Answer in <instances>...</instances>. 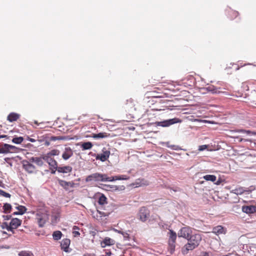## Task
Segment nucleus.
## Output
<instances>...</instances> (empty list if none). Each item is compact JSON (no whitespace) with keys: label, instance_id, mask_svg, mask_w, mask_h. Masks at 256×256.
<instances>
[{"label":"nucleus","instance_id":"1","mask_svg":"<svg viewBox=\"0 0 256 256\" xmlns=\"http://www.w3.org/2000/svg\"><path fill=\"white\" fill-rule=\"evenodd\" d=\"M202 238L200 234H192L188 239V242L182 248V252L184 254H187L190 250H192L197 248Z\"/></svg>","mask_w":256,"mask_h":256},{"label":"nucleus","instance_id":"2","mask_svg":"<svg viewBox=\"0 0 256 256\" xmlns=\"http://www.w3.org/2000/svg\"><path fill=\"white\" fill-rule=\"evenodd\" d=\"M168 251L170 254H173L175 251L177 235L176 232L170 230L168 232Z\"/></svg>","mask_w":256,"mask_h":256},{"label":"nucleus","instance_id":"3","mask_svg":"<svg viewBox=\"0 0 256 256\" xmlns=\"http://www.w3.org/2000/svg\"><path fill=\"white\" fill-rule=\"evenodd\" d=\"M109 177L106 174L96 172L90 174L86 178V182H108Z\"/></svg>","mask_w":256,"mask_h":256},{"label":"nucleus","instance_id":"4","mask_svg":"<svg viewBox=\"0 0 256 256\" xmlns=\"http://www.w3.org/2000/svg\"><path fill=\"white\" fill-rule=\"evenodd\" d=\"M138 218L142 222H146L150 216V210L145 206L140 208L138 213Z\"/></svg>","mask_w":256,"mask_h":256},{"label":"nucleus","instance_id":"5","mask_svg":"<svg viewBox=\"0 0 256 256\" xmlns=\"http://www.w3.org/2000/svg\"><path fill=\"white\" fill-rule=\"evenodd\" d=\"M36 219L37 220L39 226L42 227L48 219V214L45 212L42 213L38 212L36 214Z\"/></svg>","mask_w":256,"mask_h":256},{"label":"nucleus","instance_id":"6","mask_svg":"<svg viewBox=\"0 0 256 256\" xmlns=\"http://www.w3.org/2000/svg\"><path fill=\"white\" fill-rule=\"evenodd\" d=\"M192 234V228L189 226L183 227L178 232V237H182L186 240H188Z\"/></svg>","mask_w":256,"mask_h":256},{"label":"nucleus","instance_id":"7","mask_svg":"<svg viewBox=\"0 0 256 256\" xmlns=\"http://www.w3.org/2000/svg\"><path fill=\"white\" fill-rule=\"evenodd\" d=\"M181 122V120H180L178 118H174L172 119H169L168 120H166L162 122H156V124L158 126H160L162 127H167L169 126L170 125H172L174 124H176L178 122Z\"/></svg>","mask_w":256,"mask_h":256},{"label":"nucleus","instance_id":"8","mask_svg":"<svg viewBox=\"0 0 256 256\" xmlns=\"http://www.w3.org/2000/svg\"><path fill=\"white\" fill-rule=\"evenodd\" d=\"M110 152L108 149L104 148L102 150V153L98 154L96 156V160H100L102 162H105L108 158Z\"/></svg>","mask_w":256,"mask_h":256},{"label":"nucleus","instance_id":"9","mask_svg":"<svg viewBox=\"0 0 256 256\" xmlns=\"http://www.w3.org/2000/svg\"><path fill=\"white\" fill-rule=\"evenodd\" d=\"M208 91L211 92L212 94L224 93L226 95H230V92L225 91L226 88H216L214 86H210L206 88Z\"/></svg>","mask_w":256,"mask_h":256},{"label":"nucleus","instance_id":"10","mask_svg":"<svg viewBox=\"0 0 256 256\" xmlns=\"http://www.w3.org/2000/svg\"><path fill=\"white\" fill-rule=\"evenodd\" d=\"M22 220L18 218H12L10 224V232L14 234V230L17 228L19 226L21 225Z\"/></svg>","mask_w":256,"mask_h":256},{"label":"nucleus","instance_id":"11","mask_svg":"<svg viewBox=\"0 0 256 256\" xmlns=\"http://www.w3.org/2000/svg\"><path fill=\"white\" fill-rule=\"evenodd\" d=\"M212 232L217 236L222 234H224L226 232V229L222 226L218 225L212 228Z\"/></svg>","mask_w":256,"mask_h":256},{"label":"nucleus","instance_id":"12","mask_svg":"<svg viewBox=\"0 0 256 256\" xmlns=\"http://www.w3.org/2000/svg\"><path fill=\"white\" fill-rule=\"evenodd\" d=\"M73 150L70 147L65 148L62 154V158L64 160H68L73 156Z\"/></svg>","mask_w":256,"mask_h":256},{"label":"nucleus","instance_id":"13","mask_svg":"<svg viewBox=\"0 0 256 256\" xmlns=\"http://www.w3.org/2000/svg\"><path fill=\"white\" fill-rule=\"evenodd\" d=\"M58 184L66 190H68L69 188L74 187V184L72 182H66L62 180H58Z\"/></svg>","mask_w":256,"mask_h":256},{"label":"nucleus","instance_id":"14","mask_svg":"<svg viewBox=\"0 0 256 256\" xmlns=\"http://www.w3.org/2000/svg\"><path fill=\"white\" fill-rule=\"evenodd\" d=\"M43 159L48 164L50 168L52 167L54 168H57L58 163L54 158L48 156H45L43 157Z\"/></svg>","mask_w":256,"mask_h":256},{"label":"nucleus","instance_id":"15","mask_svg":"<svg viewBox=\"0 0 256 256\" xmlns=\"http://www.w3.org/2000/svg\"><path fill=\"white\" fill-rule=\"evenodd\" d=\"M115 240L108 238H105L101 242L100 244L102 248H105L106 246H111L115 244Z\"/></svg>","mask_w":256,"mask_h":256},{"label":"nucleus","instance_id":"16","mask_svg":"<svg viewBox=\"0 0 256 256\" xmlns=\"http://www.w3.org/2000/svg\"><path fill=\"white\" fill-rule=\"evenodd\" d=\"M242 211L247 214H252L256 212V206H244L242 207Z\"/></svg>","mask_w":256,"mask_h":256},{"label":"nucleus","instance_id":"17","mask_svg":"<svg viewBox=\"0 0 256 256\" xmlns=\"http://www.w3.org/2000/svg\"><path fill=\"white\" fill-rule=\"evenodd\" d=\"M70 243V240L68 238H64L61 242V248L66 252H68V248Z\"/></svg>","mask_w":256,"mask_h":256},{"label":"nucleus","instance_id":"18","mask_svg":"<svg viewBox=\"0 0 256 256\" xmlns=\"http://www.w3.org/2000/svg\"><path fill=\"white\" fill-rule=\"evenodd\" d=\"M252 190H250L248 188H247L246 190H245L243 187H238L236 188L234 190H232L231 191V192L236 194V195H240L242 194L245 192H250Z\"/></svg>","mask_w":256,"mask_h":256},{"label":"nucleus","instance_id":"19","mask_svg":"<svg viewBox=\"0 0 256 256\" xmlns=\"http://www.w3.org/2000/svg\"><path fill=\"white\" fill-rule=\"evenodd\" d=\"M110 136V134L107 132H100L92 134L91 137L94 139L104 138Z\"/></svg>","mask_w":256,"mask_h":256},{"label":"nucleus","instance_id":"20","mask_svg":"<svg viewBox=\"0 0 256 256\" xmlns=\"http://www.w3.org/2000/svg\"><path fill=\"white\" fill-rule=\"evenodd\" d=\"M134 184L136 186H146L149 184V182L144 178H138L136 180Z\"/></svg>","mask_w":256,"mask_h":256},{"label":"nucleus","instance_id":"21","mask_svg":"<svg viewBox=\"0 0 256 256\" xmlns=\"http://www.w3.org/2000/svg\"><path fill=\"white\" fill-rule=\"evenodd\" d=\"M20 118V115L16 113L12 112L10 114L8 117L7 120L10 122L16 121Z\"/></svg>","mask_w":256,"mask_h":256},{"label":"nucleus","instance_id":"22","mask_svg":"<svg viewBox=\"0 0 256 256\" xmlns=\"http://www.w3.org/2000/svg\"><path fill=\"white\" fill-rule=\"evenodd\" d=\"M23 166L24 170L29 173H32L36 170V167L30 163L24 164Z\"/></svg>","mask_w":256,"mask_h":256},{"label":"nucleus","instance_id":"23","mask_svg":"<svg viewBox=\"0 0 256 256\" xmlns=\"http://www.w3.org/2000/svg\"><path fill=\"white\" fill-rule=\"evenodd\" d=\"M72 171V168L70 166H60L58 168V172L61 173H68Z\"/></svg>","mask_w":256,"mask_h":256},{"label":"nucleus","instance_id":"24","mask_svg":"<svg viewBox=\"0 0 256 256\" xmlns=\"http://www.w3.org/2000/svg\"><path fill=\"white\" fill-rule=\"evenodd\" d=\"M43 158H38V157H32L30 159V160L32 162H34L36 164H37L39 166H41L43 165Z\"/></svg>","mask_w":256,"mask_h":256},{"label":"nucleus","instance_id":"25","mask_svg":"<svg viewBox=\"0 0 256 256\" xmlns=\"http://www.w3.org/2000/svg\"><path fill=\"white\" fill-rule=\"evenodd\" d=\"M128 177L125 175L117 176H114L109 177L108 182H112L115 180H127Z\"/></svg>","mask_w":256,"mask_h":256},{"label":"nucleus","instance_id":"26","mask_svg":"<svg viewBox=\"0 0 256 256\" xmlns=\"http://www.w3.org/2000/svg\"><path fill=\"white\" fill-rule=\"evenodd\" d=\"M227 14L230 20H232L238 16V12L237 11L230 9L227 10Z\"/></svg>","mask_w":256,"mask_h":256},{"label":"nucleus","instance_id":"27","mask_svg":"<svg viewBox=\"0 0 256 256\" xmlns=\"http://www.w3.org/2000/svg\"><path fill=\"white\" fill-rule=\"evenodd\" d=\"M233 138H234V142H252L254 140L253 139H245L242 138L240 136H234Z\"/></svg>","mask_w":256,"mask_h":256},{"label":"nucleus","instance_id":"28","mask_svg":"<svg viewBox=\"0 0 256 256\" xmlns=\"http://www.w3.org/2000/svg\"><path fill=\"white\" fill-rule=\"evenodd\" d=\"M238 132H240L243 134H246V136H256V132H252L249 130H245L244 129H240L236 130Z\"/></svg>","mask_w":256,"mask_h":256},{"label":"nucleus","instance_id":"29","mask_svg":"<svg viewBox=\"0 0 256 256\" xmlns=\"http://www.w3.org/2000/svg\"><path fill=\"white\" fill-rule=\"evenodd\" d=\"M92 144L90 142H84L81 145V148L82 150H90L92 147Z\"/></svg>","mask_w":256,"mask_h":256},{"label":"nucleus","instance_id":"30","mask_svg":"<svg viewBox=\"0 0 256 256\" xmlns=\"http://www.w3.org/2000/svg\"><path fill=\"white\" fill-rule=\"evenodd\" d=\"M98 203L100 205L107 204V198L104 194H101L98 198Z\"/></svg>","mask_w":256,"mask_h":256},{"label":"nucleus","instance_id":"31","mask_svg":"<svg viewBox=\"0 0 256 256\" xmlns=\"http://www.w3.org/2000/svg\"><path fill=\"white\" fill-rule=\"evenodd\" d=\"M62 236V233L60 231H55L52 234L53 238L56 240H60Z\"/></svg>","mask_w":256,"mask_h":256},{"label":"nucleus","instance_id":"32","mask_svg":"<svg viewBox=\"0 0 256 256\" xmlns=\"http://www.w3.org/2000/svg\"><path fill=\"white\" fill-rule=\"evenodd\" d=\"M9 144H5L1 148H0V154L8 153Z\"/></svg>","mask_w":256,"mask_h":256},{"label":"nucleus","instance_id":"33","mask_svg":"<svg viewBox=\"0 0 256 256\" xmlns=\"http://www.w3.org/2000/svg\"><path fill=\"white\" fill-rule=\"evenodd\" d=\"M204 178L208 181L214 182L216 180V177L214 175L207 174L204 176Z\"/></svg>","mask_w":256,"mask_h":256},{"label":"nucleus","instance_id":"34","mask_svg":"<svg viewBox=\"0 0 256 256\" xmlns=\"http://www.w3.org/2000/svg\"><path fill=\"white\" fill-rule=\"evenodd\" d=\"M4 212L5 214L10 213L12 210V206L10 204L6 203L3 206Z\"/></svg>","mask_w":256,"mask_h":256},{"label":"nucleus","instance_id":"35","mask_svg":"<svg viewBox=\"0 0 256 256\" xmlns=\"http://www.w3.org/2000/svg\"><path fill=\"white\" fill-rule=\"evenodd\" d=\"M24 140V138L22 136L14 138L12 140V142L16 144H20Z\"/></svg>","mask_w":256,"mask_h":256},{"label":"nucleus","instance_id":"36","mask_svg":"<svg viewBox=\"0 0 256 256\" xmlns=\"http://www.w3.org/2000/svg\"><path fill=\"white\" fill-rule=\"evenodd\" d=\"M107 190H119V186L115 185H105Z\"/></svg>","mask_w":256,"mask_h":256},{"label":"nucleus","instance_id":"37","mask_svg":"<svg viewBox=\"0 0 256 256\" xmlns=\"http://www.w3.org/2000/svg\"><path fill=\"white\" fill-rule=\"evenodd\" d=\"M60 152L58 150H52L47 154L46 156H48L50 157L52 156H58Z\"/></svg>","mask_w":256,"mask_h":256},{"label":"nucleus","instance_id":"38","mask_svg":"<svg viewBox=\"0 0 256 256\" xmlns=\"http://www.w3.org/2000/svg\"><path fill=\"white\" fill-rule=\"evenodd\" d=\"M19 256H33V254L30 252L23 250L18 253Z\"/></svg>","mask_w":256,"mask_h":256},{"label":"nucleus","instance_id":"39","mask_svg":"<svg viewBox=\"0 0 256 256\" xmlns=\"http://www.w3.org/2000/svg\"><path fill=\"white\" fill-rule=\"evenodd\" d=\"M73 232L72 234L74 237L80 236V233L78 231L79 230V228L76 226H74L72 228Z\"/></svg>","mask_w":256,"mask_h":256},{"label":"nucleus","instance_id":"40","mask_svg":"<svg viewBox=\"0 0 256 256\" xmlns=\"http://www.w3.org/2000/svg\"><path fill=\"white\" fill-rule=\"evenodd\" d=\"M0 226L2 229L6 228L7 230L10 231V224H8V223L6 222H2L0 225Z\"/></svg>","mask_w":256,"mask_h":256},{"label":"nucleus","instance_id":"41","mask_svg":"<svg viewBox=\"0 0 256 256\" xmlns=\"http://www.w3.org/2000/svg\"><path fill=\"white\" fill-rule=\"evenodd\" d=\"M17 209L18 210V213L20 214H24L26 210V207L22 206H18Z\"/></svg>","mask_w":256,"mask_h":256},{"label":"nucleus","instance_id":"42","mask_svg":"<svg viewBox=\"0 0 256 256\" xmlns=\"http://www.w3.org/2000/svg\"><path fill=\"white\" fill-rule=\"evenodd\" d=\"M17 148L15 146L9 144L8 153L9 152H17Z\"/></svg>","mask_w":256,"mask_h":256},{"label":"nucleus","instance_id":"43","mask_svg":"<svg viewBox=\"0 0 256 256\" xmlns=\"http://www.w3.org/2000/svg\"><path fill=\"white\" fill-rule=\"evenodd\" d=\"M0 196H2L6 197V198H10L11 195L5 192L4 190H0Z\"/></svg>","mask_w":256,"mask_h":256},{"label":"nucleus","instance_id":"44","mask_svg":"<svg viewBox=\"0 0 256 256\" xmlns=\"http://www.w3.org/2000/svg\"><path fill=\"white\" fill-rule=\"evenodd\" d=\"M208 145L204 144V145H202L199 146L198 147V150L199 151H203L206 149L208 148Z\"/></svg>","mask_w":256,"mask_h":256},{"label":"nucleus","instance_id":"45","mask_svg":"<svg viewBox=\"0 0 256 256\" xmlns=\"http://www.w3.org/2000/svg\"><path fill=\"white\" fill-rule=\"evenodd\" d=\"M122 234L123 235V236H124V238L128 239V240L129 239L130 236H129V234L128 233L124 232H122Z\"/></svg>","mask_w":256,"mask_h":256},{"label":"nucleus","instance_id":"46","mask_svg":"<svg viewBox=\"0 0 256 256\" xmlns=\"http://www.w3.org/2000/svg\"><path fill=\"white\" fill-rule=\"evenodd\" d=\"M11 217L12 216L10 215L3 216V218L5 220H9L11 218Z\"/></svg>","mask_w":256,"mask_h":256},{"label":"nucleus","instance_id":"47","mask_svg":"<svg viewBox=\"0 0 256 256\" xmlns=\"http://www.w3.org/2000/svg\"><path fill=\"white\" fill-rule=\"evenodd\" d=\"M26 138H27V140H28V141H30V142H35L36 141V140H34V138H30V137H29V136H28L26 137Z\"/></svg>","mask_w":256,"mask_h":256},{"label":"nucleus","instance_id":"48","mask_svg":"<svg viewBox=\"0 0 256 256\" xmlns=\"http://www.w3.org/2000/svg\"><path fill=\"white\" fill-rule=\"evenodd\" d=\"M58 167L57 166V168H52L51 167L50 168L52 170V173L53 174H55L56 170H58Z\"/></svg>","mask_w":256,"mask_h":256},{"label":"nucleus","instance_id":"49","mask_svg":"<svg viewBox=\"0 0 256 256\" xmlns=\"http://www.w3.org/2000/svg\"><path fill=\"white\" fill-rule=\"evenodd\" d=\"M84 256H96L94 254L86 253L84 254Z\"/></svg>","mask_w":256,"mask_h":256},{"label":"nucleus","instance_id":"50","mask_svg":"<svg viewBox=\"0 0 256 256\" xmlns=\"http://www.w3.org/2000/svg\"><path fill=\"white\" fill-rule=\"evenodd\" d=\"M99 213L100 214H102V215L104 216H108V214H106L104 212H99Z\"/></svg>","mask_w":256,"mask_h":256},{"label":"nucleus","instance_id":"51","mask_svg":"<svg viewBox=\"0 0 256 256\" xmlns=\"http://www.w3.org/2000/svg\"><path fill=\"white\" fill-rule=\"evenodd\" d=\"M172 148L173 150H178V146H172Z\"/></svg>","mask_w":256,"mask_h":256},{"label":"nucleus","instance_id":"52","mask_svg":"<svg viewBox=\"0 0 256 256\" xmlns=\"http://www.w3.org/2000/svg\"><path fill=\"white\" fill-rule=\"evenodd\" d=\"M58 138H57V137H56V136H52L51 138V140H58Z\"/></svg>","mask_w":256,"mask_h":256},{"label":"nucleus","instance_id":"53","mask_svg":"<svg viewBox=\"0 0 256 256\" xmlns=\"http://www.w3.org/2000/svg\"><path fill=\"white\" fill-rule=\"evenodd\" d=\"M203 256H210V254H209V252H204V253Z\"/></svg>","mask_w":256,"mask_h":256},{"label":"nucleus","instance_id":"54","mask_svg":"<svg viewBox=\"0 0 256 256\" xmlns=\"http://www.w3.org/2000/svg\"><path fill=\"white\" fill-rule=\"evenodd\" d=\"M149 82H150V83H152V86H154V85H155L154 83H156L155 82H153V81L152 80V79L151 80H149Z\"/></svg>","mask_w":256,"mask_h":256},{"label":"nucleus","instance_id":"55","mask_svg":"<svg viewBox=\"0 0 256 256\" xmlns=\"http://www.w3.org/2000/svg\"><path fill=\"white\" fill-rule=\"evenodd\" d=\"M0 186H2V188L4 187V184H3L2 182L0 180Z\"/></svg>","mask_w":256,"mask_h":256},{"label":"nucleus","instance_id":"56","mask_svg":"<svg viewBox=\"0 0 256 256\" xmlns=\"http://www.w3.org/2000/svg\"><path fill=\"white\" fill-rule=\"evenodd\" d=\"M34 124H36L37 126H38L40 124V123H38V122L36 120L34 121ZM41 124H42V122H41Z\"/></svg>","mask_w":256,"mask_h":256},{"label":"nucleus","instance_id":"57","mask_svg":"<svg viewBox=\"0 0 256 256\" xmlns=\"http://www.w3.org/2000/svg\"><path fill=\"white\" fill-rule=\"evenodd\" d=\"M13 214L14 215H17V214H20L18 213V212H14L13 213Z\"/></svg>","mask_w":256,"mask_h":256},{"label":"nucleus","instance_id":"58","mask_svg":"<svg viewBox=\"0 0 256 256\" xmlns=\"http://www.w3.org/2000/svg\"><path fill=\"white\" fill-rule=\"evenodd\" d=\"M6 137V135H2L0 136V138Z\"/></svg>","mask_w":256,"mask_h":256},{"label":"nucleus","instance_id":"59","mask_svg":"<svg viewBox=\"0 0 256 256\" xmlns=\"http://www.w3.org/2000/svg\"><path fill=\"white\" fill-rule=\"evenodd\" d=\"M242 136L244 137L243 138H244L245 139H250V138H245V136H244V135Z\"/></svg>","mask_w":256,"mask_h":256},{"label":"nucleus","instance_id":"60","mask_svg":"<svg viewBox=\"0 0 256 256\" xmlns=\"http://www.w3.org/2000/svg\"><path fill=\"white\" fill-rule=\"evenodd\" d=\"M120 189L121 190H124V186H122L121 188H120Z\"/></svg>","mask_w":256,"mask_h":256},{"label":"nucleus","instance_id":"61","mask_svg":"<svg viewBox=\"0 0 256 256\" xmlns=\"http://www.w3.org/2000/svg\"><path fill=\"white\" fill-rule=\"evenodd\" d=\"M118 233L121 234L122 232H123L120 231V230H116Z\"/></svg>","mask_w":256,"mask_h":256},{"label":"nucleus","instance_id":"62","mask_svg":"<svg viewBox=\"0 0 256 256\" xmlns=\"http://www.w3.org/2000/svg\"><path fill=\"white\" fill-rule=\"evenodd\" d=\"M152 97H155V98H158V97H159L158 96H152Z\"/></svg>","mask_w":256,"mask_h":256},{"label":"nucleus","instance_id":"63","mask_svg":"<svg viewBox=\"0 0 256 256\" xmlns=\"http://www.w3.org/2000/svg\"><path fill=\"white\" fill-rule=\"evenodd\" d=\"M3 234H7V233L6 232H4Z\"/></svg>","mask_w":256,"mask_h":256},{"label":"nucleus","instance_id":"64","mask_svg":"<svg viewBox=\"0 0 256 256\" xmlns=\"http://www.w3.org/2000/svg\"><path fill=\"white\" fill-rule=\"evenodd\" d=\"M253 102H254V104H256V101L254 100V101H253Z\"/></svg>","mask_w":256,"mask_h":256}]
</instances>
